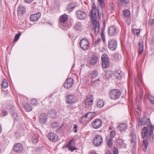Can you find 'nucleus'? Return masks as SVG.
I'll return each instance as SVG.
<instances>
[{
    "label": "nucleus",
    "instance_id": "7",
    "mask_svg": "<svg viewBox=\"0 0 154 154\" xmlns=\"http://www.w3.org/2000/svg\"><path fill=\"white\" fill-rule=\"evenodd\" d=\"M142 137L143 139L147 137L148 140H153V139H151L149 137V131H148V128L146 127H144L143 128L141 132Z\"/></svg>",
    "mask_w": 154,
    "mask_h": 154
},
{
    "label": "nucleus",
    "instance_id": "34",
    "mask_svg": "<svg viewBox=\"0 0 154 154\" xmlns=\"http://www.w3.org/2000/svg\"><path fill=\"white\" fill-rule=\"evenodd\" d=\"M113 57L116 60L119 61L121 60L122 58L121 55L118 53H116L113 55Z\"/></svg>",
    "mask_w": 154,
    "mask_h": 154
},
{
    "label": "nucleus",
    "instance_id": "56",
    "mask_svg": "<svg viewBox=\"0 0 154 154\" xmlns=\"http://www.w3.org/2000/svg\"><path fill=\"white\" fill-rule=\"evenodd\" d=\"M113 149L114 154H118V150L117 149L116 147H114Z\"/></svg>",
    "mask_w": 154,
    "mask_h": 154
},
{
    "label": "nucleus",
    "instance_id": "29",
    "mask_svg": "<svg viewBox=\"0 0 154 154\" xmlns=\"http://www.w3.org/2000/svg\"><path fill=\"white\" fill-rule=\"evenodd\" d=\"M104 105V103L103 100L100 99H98L97 101V106L99 108H102Z\"/></svg>",
    "mask_w": 154,
    "mask_h": 154
},
{
    "label": "nucleus",
    "instance_id": "20",
    "mask_svg": "<svg viewBox=\"0 0 154 154\" xmlns=\"http://www.w3.org/2000/svg\"><path fill=\"white\" fill-rule=\"evenodd\" d=\"M147 122H149L150 125H151L150 126V128L149 131V137L151 139H153V132L154 130V126L151 125V124L150 123V119H148L147 120Z\"/></svg>",
    "mask_w": 154,
    "mask_h": 154
},
{
    "label": "nucleus",
    "instance_id": "59",
    "mask_svg": "<svg viewBox=\"0 0 154 154\" xmlns=\"http://www.w3.org/2000/svg\"><path fill=\"white\" fill-rule=\"evenodd\" d=\"M2 131V128L1 125L0 124V134L1 133Z\"/></svg>",
    "mask_w": 154,
    "mask_h": 154
},
{
    "label": "nucleus",
    "instance_id": "18",
    "mask_svg": "<svg viewBox=\"0 0 154 154\" xmlns=\"http://www.w3.org/2000/svg\"><path fill=\"white\" fill-rule=\"evenodd\" d=\"M108 34L109 36H112L116 35L117 33V31L116 28L115 26L110 27L108 30Z\"/></svg>",
    "mask_w": 154,
    "mask_h": 154
},
{
    "label": "nucleus",
    "instance_id": "19",
    "mask_svg": "<svg viewBox=\"0 0 154 154\" xmlns=\"http://www.w3.org/2000/svg\"><path fill=\"white\" fill-rule=\"evenodd\" d=\"M41 15L40 12H38L36 14L31 15L30 16V20L32 21H36L38 20Z\"/></svg>",
    "mask_w": 154,
    "mask_h": 154
},
{
    "label": "nucleus",
    "instance_id": "35",
    "mask_svg": "<svg viewBox=\"0 0 154 154\" xmlns=\"http://www.w3.org/2000/svg\"><path fill=\"white\" fill-rule=\"evenodd\" d=\"M112 140L113 139L112 137H109L108 139H107V146L110 148L112 146Z\"/></svg>",
    "mask_w": 154,
    "mask_h": 154
},
{
    "label": "nucleus",
    "instance_id": "52",
    "mask_svg": "<svg viewBox=\"0 0 154 154\" xmlns=\"http://www.w3.org/2000/svg\"><path fill=\"white\" fill-rule=\"evenodd\" d=\"M58 126V123L56 122H54L52 123L51 124V126L53 128H56Z\"/></svg>",
    "mask_w": 154,
    "mask_h": 154
},
{
    "label": "nucleus",
    "instance_id": "13",
    "mask_svg": "<svg viewBox=\"0 0 154 154\" xmlns=\"http://www.w3.org/2000/svg\"><path fill=\"white\" fill-rule=\"evenodd\" d=\"M75 143L73 139L71 140L69 143L66 146V147L68 148L69 150L71 152H73L74 150L76 149L74 147Z\"/></svg>",
    "mask_w": 154,
    "mask_h": 154
},
{
    "label": "nucleus",
    "instance_id": "43",
    "mask_svg": "<svg viewBox=\"0 0 154 154\" xmlns=\"http://www.w3.org/2000/svg\"><path fill=\"white\" fill-rule=\"evenodd\" d=\"M12 116L14 120V122L15 121H17L19 117L17 113L15 112H14L12 114Z\"/></svg>",
    "mask_w": 154,
    "mask_h": 154
},
{
    "label": "nucleus",
    "instance_id": "11",
    "mask_svg": "<svg viewBox=\"0 0 154 154\" xmlns=\"http://www.w3.org/2000/svg\"><path fill=\"white\" fill-rule=\"evenodd\" d=\"M102 122L100 119L94 120L92 122V125L94 128L98 129L101 127L102 125Z\"/></svg>",
    "mask_w": 154,
    "mask_h": 154
},
{
    "label": "nucleus",
    "instance_id": "9",
    "mask_svg": "<svg viewBox=\"0 0 154 154\" xmlns=\"http://www.w3.org/2000/svg\"><path fill=\"white\" fill-rule=\"evenodd\" d=\"M77 18L80 20H84L86 18L87 15L84 11L79 10L76 12Z\"/></svg>",
    "mask_w": 154,
    "mask_h": 154
},
{
    "label": "nucleus",
    "instance_id": "21",
    "mask_svg": "<svg viewBox=\"0 0 154 154\" xmlns=\"http://www.w3.org/2000/svg\"><path fill=\"white\" fill-rule=\"evenodd\" d=\"M85 104L87 105H91L93 103V100L91 96H88L85 101Z\"/></svg>",
    "mask_w": 154,
    "mask_h": 154
},
{
    "label": "nucleus",
    "instance_id": "37",
    "mask_svg": "<svg viewBox=\"0 0 154 154\" xmlns=\"http://www.w3.org/2000/svg\"><path fill=\"white\" fill-rule=\"evenodd\" d=\"M2 86L3 88H5L8 87V84L7 80L5 79L3 80L2 83Z\"/></svg>",
    "mask_w": 154,
    "mask_h": 154
},
{
    "label": "nucleus",
    "instance_id": "40",
    "mask_svg": "<svg viewBox=\"0 0 154 154\" xmlns=\"http://www.w3.org/2000/svg\"><path fill=\"white\" fill-rule=\"evenodd\" d=\"M102 61H109L108 57L106 54H103L101 56Z\"/></svg>",
    "mask_w": 154,
    "mask_h": 154
},
{
    "label": "nucleus",
    "instance_id": "16",
    "mask_svg": "<svg viewBox=\"0 0 154 154\" xmlns=\"http://www.w3.org/2000/svg\"><path fill=\"white\" fill-rule=\"evenodd\" d=\"M73 83V81L72 78H69L66 81L64 84V86L65 88H70L72 85Z\"/></svg>",
    "mask_w": 154,
    "mask_h": 154
},
{
    "label": "nucleus",
    "instance_id": "62",
    "mask_svg": "<svg viewBox=\"0 0 154 154\" xmlns=\"http://www.w3.org/2000/svg\"><path fill=\"white\" fill-rule=\"evenodd\" d=\"M134 80H135V82H137V77H134Z\"/></svg>",
    "mask_w": 154,
    "mask_h": 154
},
{
    "label": "nucleus",
    "instance_id": "24",
    "mask_svg": "<svg viewBox=\"0 0 154 154\" xmlns=\"http://www.w3.org/2000/svg\"><path fill=\"white\" fill-rule=\"evenodd\" d=\"M119 2V8L122 9L123 7H125L128 4L127 0H118Z\"/></svg>",
    "mask_w": 154,
    "mask_h": 154
},
{
    "label": "nucleus",
    "instance_id": "4",
    "mask_svg": "<svg viewBox=\"0 0 154 154\" xmlns=\"http://www.w3.org/2000/svg\"><path fill=\"white\" fill-rule=\"evenodd\" d=\"M79 44L81 48L84 50H87L89 46V42L86 38H82L80 40Z\"/></svg>",
    "mask_w": 154,
    "mask_h": 154
},
{
    "label": "nucleus",
    "instance_id": "57",
    "mask_svg": "<svg viewBox=\"0 0 154 154\" xmlns=\"http://www.w3.org/2000/svg\"><path fill=\"white\" fill-rule=\"evenodd\" d=\"M2 112L3 116H6L8 114V112L5 110H2Z\"/></svg>",
    "mask_w": 154,
    "mask_h": 154
},
{
    "label": "nucleus",
    "instance_id": "32",
    "mask_svg": "<svg viewBox=\"0 0 154 154\" xmlns=\"http://www.w3.org/2000/svg\"><path fill=\"white\" fill-rule=\"evenodd\" d=\"M75 7V5L73 3L69 4L67 7V9L69 12H71L74 9Z\"/></svg>",
    "mask_w": 154,
    "mask_h": 154
},
{
    "label": "nucleus",
    "instance_id": "27",
    "mask_svg": "<svg viewBox=\"0 0 154 154\" xmlns=\"http://www.w3.org/2000/svg\"><path fill=\"white\" fill-rule=\"evenodd\" d=\"M23 106L25 110L27 112L31 111L32 109V107L28 103H25L24 105Z\"/></svg>",
    "mask_w": 154,
    "mask_h": 154
},
{
    "label": "nucleus",
    "instance_id": "42",
    "mask_svg": "<svg viewBox=\"0 0 154 154\" xmlns=\"http://www.w3.org/2000/svg\"><path fill=\"white\" fill-rule=\"evenodd\" d=\"M101 42V39L100 38H98L94 42L93 44L95 47L97 46Z\"/></svg>",
    "mask_w": 154,
    "mask_h": 154
},
{
    "label": "nucleus",
    "instance_id": "1",
    "mask_svg": "<svg viewBox=\"0 0 154 154\" xmlns=\"http://www.w3.org/2000/svg\"><path fill=\"white\" fill-rule=\"evenodd\" d=\"M99 12V8L96 7L95 5H93L92 9L90 11V17L91 20L94 32L95 35L98 34L99 30V23L97 19V12Z\"/></svg>",
    "mask_w": 154,
    "mask_h": 154
},
{
    "label": "nucleus",
    "instance_id": "36",
    "mask_svg": "<svg viewBox=\"0 0 154 154\" xmlns=\"http://www.w3.org/2000/svg\"><path fill=\"white\" fill-rule=\"evenodd\" d=\"M123 14L125 17L126 18L129 17L130 15V11L128 10H125L123 11Z\"/></svg>",
    "mask_w": 154,
    "mask_h": 154
},
{
    "label": "nucleus",
    "instance_id": "14",
    "mask_svg": "<svg viewBox=\"0 0 154 154\" xmlns=\"http://www.w3.org/2000/svg\"><path fill=\"white\" fill-rule=\"evenodd\" d=\"M48 137L50 141L53 142L57 141L58 138L57 135L53 133H49L48 135Z\"/></svg>",
    "mask_w": 154,
    "mask_h": 154
},
{
    "label": "nucleus",
    "instance_id": "55",
    "mask_svg": "<svg viewBox=\"0 0 154 154\" xmlns=\"http://www.w3.org/2000/svg\"><path fill=\"white\" fill-rule=\"evenodd\" d=\"M116 135V133L114 131H112L110 134V137H112V139Z\"/></svg>",
    "mask_w": 154,
    "mask_h": 154
},
{
    "label": "nucleus",
    "instance_id": "61",
    "mask_svg": "<svg viewBox=\"0 0 154 154\" xmlns=\"http://www.w3.org/2000/svg\"><path fill=\"white\" fill-rule=\"evenodd\" d=\"M15 109V107L14 106H12L11 108H10V109H12V111H13L14 109Z\"/></svg>",
    "mask_w": 154,
    "mask_h": 154
},
{
    "label": "nucleus",
    "instance_id": "23",
    "mask_svg": "<svg viewBox=\"0 0 154 154\" xmlns=\"http://www.w3.org/2000/svg\"><path fill=\"white\" fill-rule=\"evenodd\" d=\"M152 140H148L147 138H144L143 140V148L144 152L146 150L149 144V141H152Z\"/></svg>",
    "mask_w": 154,
    "mask_h": 154
},
{
    "label": "nucleus",
    "instance_id": "3",
    "mask_svg": "<svg viewBox=\"0 0 154 154\" xmlns=\"http://www.w3.org/2000/svg\"><path fill=\"white\" fill-rule=\"evenodd\" d=\"M110 98L113 100H117L118 99L121 95V92L119 90L114 89L109 92Z\"/></svg>",
    "mask_w": 154,
    "mask_h": 154
},
{
    "label": "nucleus",
    "instance_id": "38",
    "mask_svg": "<svg viewBox=\"0 0 154 154\" xmlns=\"http://www.w3.org/2000/svg\"><path fill=\"white\" fill-rule=\"evenodd\" d=\"M117 145L121 147L123 146L124 143L123 140L119 139L117 141Z\"/></svg>",
    "mask_w": 154,
    "mask_h": 154
},
{
    "label": "nucleus",
    "instance_id": "6",
    "mask_svg": "<svg viewBox=\"0 0 154 154\" xmlns=\"http://www.w3.org/2000/svg\"><path fill=\"white\" fill-rule=\"evenodd\" d=\"M103 139L102 137L99 135H96L93 140L94 144L97 146H99L102 143Z\"/></svg>",
    "mask_w": 154,
    "mask_h": 154
},
{
    "label": "nucleus",
    "instance_id": "44",
    "mask_svg": "<svg viewBox=\"0 0 154 154\" xmlns=\"http://www.w3.org/2000/svg\"><path fill=\"white\" fill-rule=\"evenodd\" d=\"M32 143L33 144L36 145L38 142V137H33L32 138Z\"/></svg>",
    "mask_w": 154,
    "mask_h": 154
},
{
    "label": "nucleus",
    "instance_id": "33",
    "mask_svg": "<svg viewBox=\"0 0 154 154\" xmlns=\"http://www.w3.org/2000/svg\"><path fill=\"white\" fill-rule=\"evenodd\" d=\"M102 66L103 68H106L109 66V61H102Z\"/></svg>",
    "mask_w": 154,
    "mask_h": 154
},
{
    "label": "nucleus",
    "instance_id": "12",
    "mask_svg": "<svg viewBox=\"0 0 154 154\" xmlns=\"http://www.w3.org/2000/svg\"><path fill=\"white\" fill-rule=\"evenodd\" d=\"M48 115L45 113H43L40 115L39 117V120L40 123H45L48 120Z\"/></svg>",
    "mask_w": 154,
    "mask_h": 154
},
{
    "label": "nucleus",
    "instance_id": "64",
    "mask_svg": "<svg viewBox=\"0 0 154 154\" xmlns=\"http://www.w3.org/2000/svg\"><path fill=\"white\" fill-rule=\"evenodd\" d=\"M103 24L104 26L105 25V22L104 21L103 22Z\"/></svg>",
    "mask_w": 154,
    "mask_h": 154
},
{
    "label": "nucleus",
    "instance_id": "47",
    "mask_svg": "<svg viewBox=\"0 0 154 154\" xmlns=\"http://www.w3.org/2000/svg\"><path fill=\"white\" fill-rule=\"evenodd\" d=\"M30 102L31 104L33 106H36L37 103V100L35 99H32Z\"/></svg>",
    "mask_w": 154,
    "mask_h": 154
},
{
    "label": "nucleus",
    "instance_id": "8",
    "mask_svg": "<svg viewBox=\"0 0 154 154\" xmlns=\"http://www.w3.org/2000/svg\"><path fill=\"white\" fill-rule=\"evenodd\" d=\"M66 102L68 104H72L76 102L75 97L73 95H68L66 97Z\"/></svg>",
    "mask_w": 154,
    "mask_h": 154
},
{
    "label": "nucleus",
    "instance_id": "49",
    "mask_svg": "<svg viewBox=\"0 0 154 154\" xmlns=\"http://www.w3.org/2000/svg\"><path fill=\"white\" fill-rule=\"evenodd\" d=\"M136 111L137 113L138 114L140 115L141 113V107L140 105H137V109H136Z\"/></svg>",
    "mask_w": 154,
    "mask_h": 154
},
{
    "label": "nucleus",
    "instance_id": "41",
    "mask_svg": "<svg viewBox=\"0 0 154 154\" xmlns=\"http://www.w3.org/2000/svg\"><path fill=\"white\" fill-rule=\"evenodd\" d=\"M132 31L135 35H139L140 34V30L139 29H133L132 28Z\"/></svg>",
    "mask_w": 154,
    "mask_h": 154
},
{
    "label": "nucleus",
    "instance_id": "51",
    "mask_svg": "<svg viewBox=\"0 0 154 154\" xmlns=\"http://www.w3.org/2000/svg\"><path fill=\"white\" fill-rule=\"evenodd\" d=\"M50 114L51 115V117H55V116L57 115V112L55 111L54 110H52Z\"/></svg>",
    "mask_w": 154,
    "mask_h": 154
},
{
    "label": "nucleus",
    "instance_id": "28",
    "mask_svg": "<svg viewBox=\"0 0 154 154\" xmlns=\"http://www.w3.org/2000/svg\"><path fill=\"white\" fill-rule=\"evenodd\" d=\"M143 50V42H140L139 43V54H141Z\"/></svg>",
    "mask_w": 154,
    "mask_h": 154
},
{
    "label": "nucleus",
    "instance_id": "31",
    "mask_svg": "<svg viewBox=\"0 0 154 154\" xmlns=\"http://www.w3.org/2000/svg\"><path fill=\"white\" fill-rule=\"evenodd\" d=\"M90 74L91 77L93 78H95L98 76V73L96 70H93L91 72Z\"/></svg>",
    "mask_w": 154,
    "mask_h": 154
},
{
    "label": "nucleus",
    "instance_id": "58",
    "mask_svg": "<svg viewBox=\"0 0 154 154\" xmlns=\"http://www.w3.org/2000/svg\"><path fill=\"white\" fill-rule=\"evenodd\" d=\"M97 17L98 19H100L101 18V13H100L99 12H99H97Z\"/></svg>",
    "mask_w": 154,
    "mask_h": 154
},
{
    "label": "nucleus",
    "instance_id": "63",
    "mask_svg": "<svg viewBox=\"0 0 154 154\" xmlns=\"http://www.w3.org/2000/svg\"><path fill=\"white\" fill-rule=\"evenodd\" d=\"M97 81H98L97 80H95V81H94V82H93V83L94 84V83H96V82H97Z\"/></svg>",
    "mask_w": 154,
    "mask_h": 154
},
{
    "label": "nucleus",
    "instance_id": "10",
    "mask_svg": "<svg viewBox=\"0 0 154 154\" xmlns=\"http://www.w3.org/2000/svg\"><path fill=\"white\" fill-rule=\"evenodd\" d=\"M129 136L131 137V142L132 145L134 147L137 143V137L134 131H131L130 133Z\"/></svg>",
    "mask_w": 154,
    "mask_h": 154
},
{
    "label": "nucleus",
    "instance_id": "30",
    "mask_svg": "<svg viewBox=\"0 0 154 154\" xmlns=\"http://www.w3.org/2000/svg\"><path fill=\"white\" fill-rule=\"evenodd\" d=\"M17 11L19 14H23L25 11V9L23 7L20 6L18 8Z\"/></svg>",
    "mask_w": 154,
    "mask_h": 154
},
{
    "label": "nucleus",
    "instance_id": "53",
    "mask_svg": "<svg viewBox=\"0 0 154 154\" xmlns=\"http://www.w3.org/2000/svg\"><path fill=\"white\" fill-rule=\"evenodd\" d=\"M78 128V125L76 124L73 125V130L74 132L76 133L77 132V128Z\"/></svg>",
    "mask_w": 154,
    "mask_h": 154
},
{
    "label": "nucleus",
    "instance_id": "17",
    "mask_svg": "<svg viewBox=\"0 0 154 154\" xmlns=\"http://www.w3.org/2000/svg\"><path fill=\"white\" fill-rule=\"evenodd\" d=\"M118 130L120 132L125 131L128 128L127 125L125 123H122L119 125L117 127Z\"/></svg>",
    "mask_w": 154,
    "mask_h": 154
},
{
    "label": "nucleus",
    "instance_id": "22",
    "mask_svg": "<svg viewBox=\"0 0 154 154\" xmlns=\"http://www.w3.org/2000/svg\"><path fill=\"white\" fill-rule=\"evenodd\" d=\"M97 57L94 55H93L88 60V63L91 65H94L97 63Z\"/></svg>",
    "mask_w": 154,
    "mask_h": 154
},
{
    "label": "nucleus",
    "instance_id": "2",
    "mask_svg": "<svg viewBox=\"0 0 154 154\" xmlns=\"http://www.w3.org/2000/svg\"><path fill=\"white\" fill-rule=\"evenodd\" d=\"M107 46L110 50L114 51L117 48V42L114 39H109L108 41Z\"/></svg>",
    "mask_w": 154,
    "mask_h": 154
},
{
    "label": "nucleus",
    "instance_id": "39",
    "mask_svg": "<svg viewBox=\"0 0 154 154\" xmlns=\"http://www.w3.org/2000/svg\"><path fill=\"white\" fill-rule=\"evenodd\" d=\"M82 25L80 23L77 22L75 25V29L77 30H80L82 29Z\"/></svg>",
    "mask_w": 154,
    "mask_h": 154
},
{
    "label": "nucleus",
    "instance_id": "26",
    "mask_svg": "<svg viewBox=\"0 0 154 154\" xmlns=\"http://www.w3.org/2000/svg\"><path fill=\"white\" fill-rule=\"evenodd\" d=\"M95 114V113L94 112H89L85 114L82 116V118H88L89 119H91L93 117Z\"/></svg>",
    "mask_w": 154,
    "mask_h": 154
},
{
    "label": "nucleus",
    "instance_id": "45",
    "mask_svg": "<svg viewBox=\"0 0 154 154\" xmlns=\"http://www.w3.org/2000/svg\"><path fill=\"white\" fill-rule=\"evenodd\" d=\"M149 101L153 104H154V97L151 95H149L148 97Z\"/></svg>",
    "mask_w": 154,
    "mask_h": 154
},
{
    "label": "nucleus",
    "instance_id": "46",
    "mask_svg": "<svg viewBox=\"0 0 154 154\" xmlns=\"http://www.w3.org/2000/svg\"><path fill=\"white\" fill-rule=\"evenodd\" d=\"M99 5L101 8H103L104 6V0H98Z\"/></svg>",
    "mask_w": 154,
    "mask_h": 154
},
{
    "label": "nucleus",
    "instance_id": "5",
    "mask_svg": "<svg viewBox=\"0 0 154 154\" xmlns=\"http://www.w3.org/2000/svg\"><path fill=\"white\" fill-rule=\"evenodd\" d=\"M111 73L112 74V76H114L115 79L118 80L121 79L122 74L121 71L119 69L117 70L116 71H115L113 73H112L111 72H106V75H110Z\"/></svg>",
    "mask_w": 154,
    "mask_h": 154
},
{
    "label": "nucleus",
    "instance_id": "48",
    "mask_svg": "<svg viewBox=\"0 0 154 154\" xmlns=\"http://www.w3.org/2000/svg\"><path fill=\"white\" fill-rule=\"evenodd\" d=\"M138 125L139 126L144 125H145L144 122L141 119L139 118L138 119Z\"/></svg>",
    "mask_w": 154,
    "mask_h": 154
},
{
    "label": "nucleus",
    "instance_id": "60",
    "mask_svg": "<svg viewBox=\"0 0 154 154\" xmlns=\"http://www.w3.org/2000/svg\"><path fill=\"white\" fill-rule=\"evenodd\" d=\"M89 154H97L95 152H90Z\"/></svg>",
    "mask_w": 154,
    "mask_h": 154
},
{
    "label": "nucleus",
    "instance_id": "54",
    "mask_svg": "<svg viewBox=\"0 0 154 154\" xmlns=\"http://www.w3.org/2000/svg\"><path fill=\"white\" fill-rule=\"evenodd\" d=\"M148 24L151 26L154 24V19H150L149 21Z\"/></svg>",
    "mask_w": 154,
    "mask_h": 154
},
{
    "label": "nucleus",
    "instance_id": "25",
    "mask_svg": "<svg viewBox=\"0 0 154 154\" xmlns=\"http://www.w3.org/2000/svg\"><path fill=\"white\" fill-rule=\"evenodd\" d=\"M60 20L61 23H65L68 20V16L67 15L64 14L60 17Z\"/></svg>",
    "mask_w": 154,
    "mask_h": 154
},
{
    "label": "nucleus",
    "instance_id": "15",
    "mask_svg": "<svg viewBox=\"0 0 154 154\" xmlns=\"http://www.w3.org/2000/svg\"><path fill=\"white\" fill-rule=\"evenodd\" d=\"M23 150V146L20 143H17L15 144L14 146V150L16 152H21Z\"/></svg>",
    "mask_w": 154,
    "mask_h": 154
},
{
    "label": "nucleus",
    "instance_id": "50",
    "mask_svg": "<svg viewBox=\"0 0 154 154\" xmlns=\"http://www.w3.org/2000/svg\"><path fill=\"white\" fill-rule=\"evenodd\" d=\"M21 35V33L20 32L17 34L15 36L14 42L18 41Z\"/></svg>",
    "mask_w": 154,
    "mask_h": 154
}]
</instances>
